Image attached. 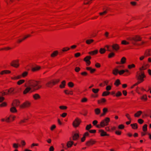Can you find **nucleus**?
I'll return each mask as SVG.
<instances>
[{
	"label": "nucleus",
	"mask_w": 151,
	"mask_h": 151,
	"mask_svg": "<svg viewBox=\"0 0 151 151\" xmlns=\"http://www.w3.org/2000/svg\"><path fill=\"white\" fill-rule=\"evenodd\" d=\"M92 0H86L84 2V4H88V3Z\"/></svg>",
	"instance_id": "6e6d98bb"
},
{
	"label": "nucleus",
	"mask_w": 151,
	"mask_h": 151,
	"mask_svg": "<svg viewBox=\"0 0 151 151\" xmlns=\"http://www.w3.org/2000/svg\"><path fill=\"white\" fill-rule=\"evenodd\" d=\"M10 111L12 112H16L17 111L16 108L14 106L11 108Z\"/></svg>",
	"instance_id": "7c9ffc66"
},
{
	"label": "nucleus",
	"mask_w": 151,
	"mask_h": 151,
	"mask_svg": "<svg viewBox=\"0 0 151 151\" xmlns=\"http://www.w3.org/2000/svg\"><path fill=\"white\" fill-rule=\"evenodd\" d=\"M125 72V70H122L120 71H119V70L118 69H115L114 70H113V73L115 75H117L118 73H119L120 75H121L123 73H124Z\"/></svg>",
	"instance_id": "6e6552de"
},
{
	"label": "nucleus",
	"mask_w": 151,
	"mask_h": 151,
	"mask_svg": "<svg viewBox=\"0 0 151 151\" xmlns=\"http://www.w3.org/2000/svg\"><path fill=\"white\" fill-rule=\"evenodd\" d=\"M141 99L144 100H147V97L146 95H143L141 98Z\"/></svg>",
	"instance_id": "de8ad7c7"
},
{
	"label": "nucleus",
	"mask_w": 151,
	"mask_h": 151,
	"mask_svg": "<svg viewBox=\"0 0 151 151\" xmlns=\"http://www.w3.org/2000/svg\"><path fill=\"white\" fill-rule=\"evenodd\" d=\"M98 52V50H96L94 51H92L89 52L88 53L91 55H93L95 54H96Z\"/></svg>",
	"instance_id": "4be33fe9"
},
{
	"label": "nucleus",
	"mask_w": 151,
	"mask_h": 151,
	"mask_svg": "<svg viewBox=\"0 0 151 151\" xmlns=\"http://www.w3.org/2000/svg\"><path fill=\"white\" fill-rule=\"evenodd\" d=\"M130 125L133 129H137L138 127L136 123L131 124Z\"/></svg>",
	"instance_id": "393cba45"
},
{
	"label": "nucleus",
	"mask_w": 151,
	"mask_h": 151,
	"mask_svg": "<svg viewBox=\"0 0 151 151\" xmlns=\"http://www.w3.org/2000/svg\"><path fill=\"white\" fill-rule=\"evenodd\" d=\"M134 67L135 65L133 64H132L131 65H128V67L129 69H131L133 67Z\"/></svg>",
	"instance_id": "13d9d810"
},
{
	"label": "nucleus",
	"mask_w": 151,
	"mask_h": 151,
	"mask_svg": "<svg viewBox=\"0 0 151 151\" xmlns=\"http://www.w3.org/2000/svg\"><path fill=\"white\" fill-rule=\"evenodd\" d=\"M73 142L72 141H69L67 143V146L68 147H71L73 145Z\"/></svg>",
	"instance_id": "c85d7f7f"
},
{
	"label": "nucleus",
	"mask_w": 151,
	"mask_h": 151,
	"mask_svg": "<svg viewBox=\"0 0 151 151\" xmlns=\"http://www.w3.org/2000/svg\"><path fill=\"white\" fill-rule=\"evenodd\" d=\"M13 147L15 148H17L18 147V145L16 143H14L13 144Z\"/></svg>",
	"instance_id": "603ef678"
},
{
	"label": "nucleus",
	"mask_w": 151,
	"mask_h": 151,
	"mask_svg": "<svg viewBox=\"0 0 151 151\" xmlns=\"http://www.w3.org/2000/svg\"><path fill=\"white\" fill-rule=\"evenodd\" d=\"M146 53L147 56H151V50H148L146 52ZM148 61L150 62H151V57L148 58Z\"/></svg>",
	"instance_id": "4468645a"
},
{
	"label": "nucleus",
	"mask_w": 151,
	"mask_h": 151,
	"mask_svg": "<svg viewBox=\"0 0 151 151\" xmlns=\"http://www.w3.org/2000/svg\"><path fill=\"white\" fill-rule=\"evenodd\" d=\"M58 52L57 51H55L51 55V56L52 57H54L56 56L58 54Z\"/></svg>",
	"instance_id": "c756f323"
},
{
	"label": "nucleus",
	"mask_w": 151,
	"mask_h": 151,
	"mask_svg": "<svg viewBox=\"0 0 151 151\" xmlns=\"http://www.w3.org/2000/svg\"><path fill=\"white\" fill-rule=\"evenodd\" d=\"M60 80L58 79L55 80V81H49L46 83V85L47 87H52V85L55 84L56 83H57L59 82Z\"/></svg>",
	"instance_id": "39448f33"
},
{
	"label": "nucleus",
	"mask_w": 151,
	"mask_h": 151,
	"mask_svg": "<svg viewBox=\"0 0 151 151\" xmlns=\"http://www.w3.org/2000/svg\"><path fill=\"white\" fill-rule=\"evenodd\" d=\"M67 115V114L65 113H64L60 115L61 116L63 117H65Z\"/></svg>",
	"instance_id": "680f3d73"
},
{
	"label": "nucleus",
	"mask_w": 151,
	"mask_h": 151,
	"mask_svg": "<svg viewBox=\"0 0 151 151\" xmlns=\"http://www.w3.org/2000/svg\"><path fill=\"white\" fill-rule=\"evenodd\" d=\"M21 76H17L15 77L14 78H12L13 80L18 79L22 77Z\"/></svg>",
	"instance_id": "c9c22d12"
},
{
	"label": "nucleus",
	"mask_w": 151,
	"mask_h": 151,
	"mask_svg": "<svg viewBox=\"0 0 151 151\" xmlns=\"http://www.w3.org/2000/svg\"><path fill=\"white\" fill-rule=\"evenodd\" d=\"M122 44L124 45H127L129 44V42H127L125 40H123L122 42L121 43Z\"/></svg>",
	"instance_id": "ea45409f"
},
{
	"label": "nucleus",
	"mask_w": 151,
	"mask_h": 151,
	"mask_svg": "<svg viewBox=\"0 0 151 151\" xmlns=\"http://www.w3.org/2000/svg\"><path fill=\"white\" fill-rule=\"evenodd\" d=\"M95 112L96 114L98 115L100 113L101 110L99 108L96 109H95Z\"/></svg>",
	"instance_id": "bb28decb"
},
{
	"label": "nucleus",
	"mask_w": 151,
	"mask_h": 151,
	"mask_svg": "<svg viewBox=\"0 0 151 151\" xmlns=\"http://www.w3.org/2000/svg\"><path fill=\"white\" fill-rule=\"evenodd\" d=\"M99 90V89H95L94 88H93L92 89V91L94 93H97L98 92Z\"/></svg>",
	"instance_id": "c03bdc74"
},
{
	"label": "nucleus",
	"mask_w": 151,
	"mask_h": 151,
	"mask_svg": "<svg viewBox=\"0 0 151 151\" xmlns=\"http://www.w3.org/2000/svg\"><path fill=\"white\" fill-rule=\"evenodd\" d=\"M138 122L139 123L141 124L144 121L141 119H139L138 120Z\"/></svg>",
	"instance_id": "8fccbe9b"
},
{
	"label": "nucleus",
	"mask_w": 151,
	"mask_h": 151,
	"mask_svg": "<svg viewBox=\"0 0 151 151\" xmlns=\"http://www.w3.org/2000/svg\"><path fill=\"white\" fill-rule=\"evenodd\" d=\"M91 57L90 56H87L84 58V60L86 62L87 65H89L90 64L91 62L89 60L91 59Z\"/></svg>",
	"instance_id": "1a4fd4ad"
},
{
	"label": "nucleus",
	"mask_w": 151,
	"mask_h": 151,
	"mask_svg": "<svg viewBox=\"0 0 151 151\" xmlns=\"http://www.w3.org/2000/svg\"><path fill=\"white\" fill-rule=\"evenodd\" d=\"M111 47V48L115 51H117L119 48V46L117 44H114Z\"/></svg>",
	"instance_id": "f8f14e48"
},
{
	"label": "nucleus",
	"mask_w": 151,
	"mask_h": 151,
	"mask_svg": "<svg viewBox=\"0 0 151 151\" xmlns=\"http://www.w3.org/2000/svg\"><path fill=\"white\" fill-rule=\"evenodd\" d=\"M98 52V50H96L94 51H92L89 52L88 53L91 55H93L95 54H96Z\"/></svg>",
	"instance_id": "5701e85b"
},
{
	"label": "nucleus",
	"mask_w": 151,
	"mask_h": 151,
	"mask_svg": "<svg viewBox=\"0 0 151 151\" xmlns=\"http://www.w3.org/2000/svg\"><path fill=\"white\" fill-rule=\"evenodd\" d=\"M109 93H110L109 92H107L106 91H104V92H103V93L102 95L103 96H107V95H108L109 94Z\"/></svg>",
	"instance_id": "a19ab883"
},
{
	"label": "nucleus",
	"mask_w": 151,
	"mask_h": 151,
	"mask_svg": "<svg viewBox=\"0 0 151 151\" xmlns=\"http://www.w3.org/2000/svg\"><path fill=\"white\" fill-rule=\"evenodd\" d=\"M19 60H16L13 61L11 63V65L15 68H17L19 65L18 63Z\"/></svg>",
	"instance_id": "0eeeda50"
},
{
	"label": "nucleus",
	"mask_w": 151,
	"mask_h": 151,
	"mask_svg": "<svg viewBox=\"0 0 151 151\" xmlns=\"http://www.w3.org/2000/svg\"><path fill=\"white\" fill-rule=\"evenodd\" d=\"M92 127V126L91 124H90L88 125H87L86 127V129L87 130H89Z\"/></svg>",
	"instance_id": "a18cd8bd"
},
{
	"label": "nucleus",
	"mask_w": 151,
	"mask_h": 151,
	"mask_svg": "<svg viewBox=\"0 0 151 151\" xmlns=\"http://www.w3.org/2000/svg\"><path fill=\"white\" fill-rule=\"evenodd\" d=\"M120 84V81L119 79H117L114 83L115 85L116 86H118Z\"/></svg>",
	"instance_id": "72a5a7b5"
},
{
	"label": "nucleus",
	"mask_w": 151,
	"mask_h": 151,
	"mask_svg": "<svg viewBox=\"0 0 151 151\" xmlns=\"http://www.w3.org/2000/svg\"><path fill=\"white\" fill-rule=\"evenodd\" d=\"M98 123V122L97 120H95L93 122V124L94 125H96Z\"/></svg>",
	"instance_id": "69168bd1"
},
{
	"label": "nucleus",
	"mask_w": 151,
	"mask_h": 151,
	"mask_svg": "<svg viewBox=\"0 0 151 151\" xmlns=\"http://www.w3.org/2000/svg\"><path fill=\"white\" fill-rule=\"evenodd\" d=\"M89 132L90 133H95L96 132V130H89Z\"/></svg>",
	"instance_id": "0e129e2a"
},
{
	"label": "nucleus",
	"mask_w": 151,
	"mask_h": 151,
	"mask_svg": "<svg viewBox=\"0 0 151 151\" xmlns=\"http://www.w3.org/2000/svg\"><path fill=\"white\" fill-rule=\"evenodd\" d=\"M68 86L69 87H72L74 86L73 83L72 82H70L68 83Z\"/></svg>",
	"instance_id": "49530a36"
},
{
	"label": "nucleus",
	"mask_w": 151,
	"mask_h": 151,
	"mask_svg": "<svg viewBox=\"0 0 151 151\" xmlns=\"http://www.w3.org/2000/svg\"><path fill=\"white\" fill-rule=\"evenodd\" d=\"M30 105V103L27 101H26L21 105L20 107L21 108L27 107L29 106Z\"/></svg>",
	"instance_id": "9d476101"
},
{
	"label": "nucleus",
	"mask_w": 151,
	"mask_h": 151,
	"mask_svg": "<svg viewBox=\"0 0 151 151\" xmlns=\"http://www.w3.org/2000/svg\"><path fill=\"white\" fill-rule=\"evenodd\" d=\"M147 125L146 124H145L143 127V130L144 131H146L147 129Z\"/></svg>",
	"instance_id": "58836bf2"
},
{
	"label": "nucleus",
	"mask_w": 151,
	"mask_h": 151,
	"mask_svg": "<svg viewBox=\"0 0 151 151\" xmlns=\"http://www.w3.org/2000/svg\"><path fill=\"white\" fill-rule=\"evenodd\" d=\"M6 104L5 102H3L2 104H0V106H5L6 105Z\"/></svg>",
	"instance_id": "774afa93"
},
{
	"label": "nucleus",
	"mask_w": 151,
	"mask_h": 151,
	"mask_svg": "<svg viewBox=\"0 0 151 151\" xmlns=\"http://www.w3.org/2000/svg\"><path fill=\"white\" fill-rule=\"evenodd\" d=\"M80 70V68L78 67H76L75 69V71L77 72H79Z\"/></svg>",
	"instance_id": "3c124183"
},
{
	"label": "nucleus",
	"mask_w": 151,
	"mask_h": 151,
	"mask_svg": "<svg viewBox=\"0 0 151 151\" xmlns=\"http://www.w3.org/2000/svg\"><path fill=\"white\" fill-rule=\"evenodd\" d=\"M40 68V67L37 66L35 67H32V71H34L39 70Z\"/></svg>",
	"instance_id": "b1692460"
},
{
	"label": "nucleus",
	"mask_w": 151,
	"mask_h": 151,
	"mask_svg": "<svg viewBox=\"0 0 151 151\" xmlns=\"http://www.w3.org/2000/svg\"><path fill=\"white\" fill-rule=\"evenodd\" d=\"M99 132L100 133L101 135L102 136L109 135L108 134H106V132H104V130H99Z\"/></svg>",
	"instance_id": "dca6fc26"
},
{
	"label": "nucleus",
	"mask_w": 151,
	"mask_h": 151,
	"mask_svg": "<svg viewBox=\"0 0 151 151\" xmlns=\"http://www.w3.org/2000/svg\"><path fill=\"white\" fill-rule=\"evenodd\" d=\"M124 126L122 124H121L119 126L118 128L119 129H122L124 128Z\"/></svg>",
	"instance_id": "bf43d9fd"
},
{
	"label": "nucleus",
	"mask_w": 151,
	"mask_h": 151,
	"mask_svg": "<svg viewBox=\"0 0 151 151\" xmlns=\"http://www.w3.org/2000/svg\"><path fill=\"white\" fill-rule=\"evenodd\" d=\"M24 82V80H21L18 81L17 83V84L18 85H20L23 83Z\"/></svg>",
	"instance_id": "e433bc0d"
},
{
	"label": "nucleus",
	"mask_w": 151,
	"mask_h": 151,
	"mask_svg": "<svg viewBox=\"0 0 151 151\" xmlns=\"http://www.w3.org/2000/svg\"><path fill=\"white\" fill-rule=\"evenodd\" d=\"M65 81H63L61 82V84L60 86V87L61 88H63L65 87Z\"/></svg>",
	"instance_id": "aec40b11"
},
{
	"label": "nucleus",
	"mask_w": 151,
	"mask_h": 151,
	"mask_svg": "<svg viewBox=\"0 0 151 151\" xmlns=\"http://www.w3.org/2000/svg\"><path fill=\"white\" fill-rule=\"evenodd\" d=\"M142 113V111H139L136 113L134 114V116L135 117H138L141 115Z\"/></svg>",
	"instance_id": "6ab92c4d"
},
{
	"label": "nucleus",
	"mask_w": 151,
	"mask_h": 151,
	"mask_svg": "<svg viewBox=\"0 0 151 151\" xmlns=\"http://www.w3.org/2000/svg\"><path fill=\"white\" fill-rule=\"evenodd\" d=\"M126 116L127 117L128 119L130 121H131V119L130 118V116H129V114H126Z\"/></svg>",
	"instance_id": "e2e57ef3"
},
{
	"label": "nucleus",
	"mask_w": 151,
	"mask_h": 151,
	"mask_svg": "<svg viewBox=\"0 0 151 151\" xmlns=\"http://www.w3.org/2000/svg\"><path fill=\"white\" fill-rule=\"evenodd\" d=\"M86 69L90 71L91 73H93L96 70L95 69H92L91 67H87Z\"/></svg>",
	"instance_id": "412c9836"
},
{
	"label": "nucleus",
	"mask_w": 151,
	"mask_h": 151,
	"mask_svg": "<svg viewBox=\"0 0 151 151\" xmlns=\"http://www.w3.org/2000/svg\"><path fill=\"white\" fill-rule=\"evenodd\" d=\"M1 93L2 96H3L5 95H7L8 94V93H6L5 92L3 91L2 92H1Z\"/></svg>",
	"instance_id": "5fc2aeb1"
},
{
	"label": "nucleus",
	"mask_w": 151,
	"mask_h": 151,
	"mask_svg": "<svg viewBox=\"0 0 151 151\" xmlns=\"http://www.w3.org/2000/svg\"><path fill=\"white\" fill-rule=\"evenodd\" d=\"M108 111V109L106 108H104L103 109V113L101 114L100 115L101 116H104L106 114V113Z\"/></svg>",
	"instance_id": "f3484780"
},
{
	"label": "nucleus",
	"mask_w": 151,
	"mask_h": 151,
	"mask_svg": "<svg viewBox=\"0 0 151 151\" xmlns=\"http://www.w3.org/2000/svg\"><path fill=\"white\" fill-rule=\"evenodd\" d=\"M33 98L35 100H37L40 98V96L37 93L34 94L33 96Z\"/></svg>",
	"instance_id": "a211bd4d"
},
{
	"label": "nucleus",
	"mask_w": 151,
	"mask_h": 151,
	"mask_svg": "<svg viewBox=\"0 0 151 151\" xmlns=\"http://www.w3.org/2000/svg\"><path fill=\"white\" fill-rule=\"evenodd\" d=\"M6 91H7L8 94H14L16 92L14 91V89L12 88H11L8 90H6Z\"/></svg>",
	"instance_id": "2eb2a0df"
},
{
	"label": "nucleus",
	"mask_w": 151,
	"mask_h": 151,
	"mask_svg": "<svg viewBox=\"0 0 151 151\" xmlns=\"http://www.w3.org/2000/svg\"><path fill=\"white\" fill-rule=\"evenodd\" d=\"M95 141L93 140L92 139H91L88 141H87L86 143V145L88 146H89L90 145H92L95 143Z\"/></svg>",
	"instance_id": "ddd939ff"
},
{
	"label": "nucleus",
	"mask_w": 151,
	"mask_h": 151,
	"mask_svg": "<svg viewBox=\"0 0 151 151\" xmlns=\"http://www.w3.org/2000/svg\"><path fill=\"white\" fill-rule=\"evenodd\" d=\"M79 137V134L77 133H75L73 135V140H78Z\"/></svg>",
	"instance_id": "9b49d317"
},
{
	"label": "nucleus",
	"mask_w": 151,
	"mask_h": 151,
	"mask_svg": "<svg viewBox=\"0 0 151 151\" xmlns=\"http://www.w3.org/2000/svg\"><path fill=\"white\" fill-rule=\"evenodd\" d=\"M111 89V87L110 86H106V89L107 91H109Z\"/></svg>",
	"instance_id": "4d7b16f0"
},
{
	"label": "nucleus",
	"mask_w": 151,
	"mask_h": 151,
	"mask_svg": "<svg viewBox=\"0 0 151 151\" xmlns=\"http://www.w3.org/2000/svg\"><path fill=\"white\" fill-rule=\"evenodd\" d=\"M38 82L34 80L27 81V84L28 85V86H27L26 85H25L26 88L23 92L25 94L30 91H31V92H32L40 88L42 86L38 85Z\"/></svg>",
	"instance_id": "f257e3e1"
},
{
	"label": "nucleus",
	"mask_w": 151,
	"mask_h": 151,
	"mask_svg": "<svg viewBox=\"0 0 151 151\" xmlns=\"http://www.w3.org/2000/svg\"><path fill=\"white\" fill-rule=\"evenodd\" d=\"M114 55V53L113 52H111L108 55L109 58H111Z\"/></svg>",
	"instance_id": "37998d69"
},
{
	"label": "nucleus",
	"mask_w": 151,
	"mask_h": 151,
	"mask_svg": "<svg viewBox=\"0 0 151 151\" xmlns=\"http://www.w3.org/2000/svg\"><path fill=\"white\" fill-rule=\"evenodd\" d=\"M59 108L61 109H67V107L65 106H59Z\"/></svg>",
	"instance_id": "79ce46f5"
},
{
	"label": "nucleus",
	"mask_w": 151,
	"mask_h": 151,
	"mask_svg": "<svg viewBox=\"0 0 151 151\" xmlns=\"http://www.w3.org/2000/svg\"><path fill=\"white\" fill-rule=\"evenodd\" d=\"M109 10V9H106V10L104 11L103 12L99 13V14L100 15H102L103 14H106L107 12V11H108Z\"/></svg>",
	"instance_id": "473e14b6"
},
{
	"label": "nucleus",
	"mask_w": 151,
	"mask_h": 151,
	"mask_svg": "<svg viewBox=\"0 0 151 151\" xmlns=\"http://www.w3.org/2000/svg\"><path fill=\"white\" fill-rule=\"evenodd\" d=\"M27 72L25 71L23 72V73L22 74V76H23V77H24L26 76H27Z\"/></svg>",
	"instance_id": "09e8293b"
},
{
	"label": "nucleus",
	"mask_w": 151,
	"mask_h": 151,
	"mask_svg": "<svg viewBox=\"0 0 151 151\" xmlns=\"http://www.w3.org/2000/svg\"><path fill=\"white\" fill-rule=\"evenodd\" d=\"M80 119L78 118H76L73 122V124L74 127H78L81 122Z\"/></svg>",
	"instance_id": "423d86ee"
},
{
	"label": "nucleus",
	"mask_w": 151,
	"mask_h": 151,
	"mask_svg": "<svg viewBox=\"0 0 151 151\" xmlns=\"http://www.w3.org/2000/svg\"><path fill=\"white\" fill-rule=\"evenodd\" d=\"M136 77L137 79L138 80V81L133 85L132 87L137 85L138 84L143 82L144 80L143 78L145 77V76L144 74V72L141 71L140 73H137Z\"/></svg>",
	"instance_id": "f03ea898"
},
{
	"label": "nucleus",
	"mask_w": 151,
	"mask_h": 151,
	"mask_svg": "<svg viewBox=\"0 0 151 151\" xmlns=\"http://www.w3.org/2000/svg\"><path fill=\"white\" fill-rule=\"evenodd\" d=\"M141 39L142 38L140 37L136 36L134 37L129 38L127 40L131 41L132 44L134 45L140 46V44L139 43H137L136 42L138 41H141Z\"/></svg>",
	"instance_id": "7ed1b4c3"
},
{
	"label": "nucleus",
	"mask_w": 151,
	"mask_h": 151,
	"mask_svg": "<svg viewBox=\"0 0 151 151\" xmlns=\"http://www.w3.org/2000/svg\"><path fill=\"white\" fill-rule=\"evenodd\" d=\"M105 51L106 50L104 49L101 48L99 52L101 54H103L105 52Z\"/></svg>",
	"instance_id": "4c0bfd02"
},
{
	"label": "nucleus",
	"mask_w": 151,
	"mask_h": 151,
	"mask_svg": "<svg viewBox=\"0 0 151 151\" xmlns=\"http://www.w3.org/2000/svg\"><path fill=\"white\" fill-rule=\"evenodd\" d=\"M11 72L10 71L7 70H4L1 72V75H3L4 74H6L7 73H10Z\"/></svg>",
	"instance_id": "cd10ccee"
},
{
	"label": "nucleus",
	"mask_w": 151,
	"mask_h": 151,
	"mask_svg": "<svg viewBox=\"0 0 151 151\" xmlns=\"http://www.w3.org/2000/svg\"><path fill=\"white\" fill-rule=\"evenodd\" d=\"M106 47L107 48V50L109 52H111L112 51V50L109 47V46L108 45H106Z\"/></svg>",
	"instance_id": "864d4df0"
},
{
	"label": "nucleus",
	"mask_w": 151,
	"mask_h": 151,
	"mask_svg": "<svg viewBox=\"0 0 151 151\" xmlns=\"http://www.w3.org/2000/svg\"><path fill=\"white\" fill-rule=\"evenodd\" d=\"M64 92L66 94H73V93L72 91H68V90H64Z\"/></svg>",
	"instance_id": "a878e982"
},
{
	"label": "nucleus",
	"mask_w": 151,
	"mask_h": 151,
	"mask_svg": "<svg viewBox=\"0 0 151 151\" xmlns=\"http://www.w3.org/2000/svg\"><path fill=\"white\" fill-rule=\"evenodd\" d=\"M93 40L92 39L87 40L86 41V42L87 44H89L93 42Z\"/></svg>",
	"instance_id": "f704fd0d"
},
{
	"label": "nucleus",
	"mask_w": 151,
	"mask_h": 151,
	"mask_svg": "<svg viewBox=\"0 0 151 151\" xmlns=\"http://www.w3.org/2000/svg\"><path fill=\"white\" fill-rule=\"evenodd\" d=\"M126 58L124 57H123L121 59V62L122 64H124L125 63Z\"/></svg>",
	"instance_id": "2f4dec72"
},
{
	"label": "nucleus",
	"mask_w": 151,
	"mask_h": 151,
	"mask_svg": "<svg viewBox=\"0 0 151 151\" xmlns=\"http://www.w3.org/2000/svg\"><path fill=\"white\" fill-rule=\"evenodd\" d=\"M122 95V93L118 91L116 94V96L117 97L120 96Z\"/></svg>",
	"instance_id": "052dcab7"
},
{
	"label": "nucleus",
	"mask_w": 151,
	"mask_h": 151,
	"mask_svg": "<svg viewBox=\"0 0 151 151\" xmlns=\"http://www.w3.org/2000/svg\"><path fill=\"white\" fill-rule=\"evenodd\" d=\"M87 99L86 98H84L82 99V100L81 101L82 102H86L87 101Z\"/></svg>",
	"instance_id": "338daca9"
},
{
	"label": "nucleus",
	"mask_w": 151,
	"mask_h": 151,
	"mask_svg": "<svg viewBox=\"0 0 151 151\" xmlns=\"http://www.w3.org/2000/svg\"><path fill=\"white\" fill-rule=\"evenodd\" d=\"M110 121V119L108 117H106L105 119L101 122V126L102 127H104L105 126H107L109 122Z\"/></svg>",
	"instance_id": "20e7f679"
}]
</instances>
